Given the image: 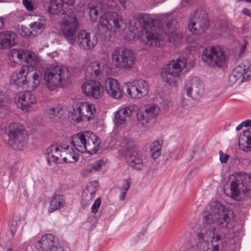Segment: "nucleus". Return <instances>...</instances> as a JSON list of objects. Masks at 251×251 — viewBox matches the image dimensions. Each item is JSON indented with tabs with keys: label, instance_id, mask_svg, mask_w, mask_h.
<instances>
[{
	"label": "nucleus",
	"instance_id": "9",
	"mask_svg": "<svg viewBox=\"0 0 251 251\" xmlns=\"http://www.w3.org/2000/svg\"><path fill=\"white\" fill-rule=\"evenodd\" d=\"M5 132L9 137L10 146L20 150L27 136L26 131L18 124L12 123L6 128Z\"/></svg>",
	"mask_w": 251,
	"mask_h": 251
},
{
	"label": "nucleus",
	"instance_id": "1",
	"mask_svg": "<svg viewBox=\"0 0 251 251\" xmlns=\"http://www.w3.org/2000/svg\"><path fill=\"white\" fill-rule=\"evenodd\" d=\"M230 219L224 206L217 201L206 205L202 224L197 231V242L188 251H220L221 236L215 234L216 226H227Z\"/></svg>",
	"mask_w": 251,
	"mask_h": 251
},
{
	"label": "nucleus",
	"instance_id": "58",
	"mask_svg": "<svg viewBox=\"0 0 251 251\" xmlns=\"http://www.w3.org/2000/svg\"><path fill=\"white\" fill-rule=\"evenodd\" d=\"M243 126L242 125V123H241L240 125H238V126H236V129L237 130H239L241 129V128H242V127Z\"/></svg>",
	"mask_w": 251,
	"mask_h": 251
},
{
	"label": "nucleus",
	"instance_id": "46",
	"mask_svg": "<svg viewBox=\"0 0 251 251\" xmlns=\"http://www.w3.org/2000/svg\"><path fill=\"white\" fill-rule=\"evenodd\" d=\"M100 202L101 201L100 198H98L95 201L91 207V212L92 213H96L98 212L100 204Z\"/></svg>",
	"mask_w": 251,
	"mask_h": 251
},
{
	"label": "nucleus",
	"instance_id": "47",
	"mask_svg": "<svg viewBox=\"0 0 251 251\" xmlns=\"http://www.w3.org/2000/svg\"><path fill=\"white\" fill-rule=\"evenodd\" d=\"M32 0H23V4L28 11H33L34 9V6L31 1Z\"/></svg>",
	"mask_w": 251,
	"mask_h": 251
},
{
	"label": "nucleus",
	"instance_id": "38",
	"mask_svg": "<svg viewBox=\"0 0 251 251\" xmlns=\"http://www.w3.org/2000/svg\"><path fill=\"white\" fill-rule=\"evenodd\" d=\"M163 141L155 140L150 146V154L153 159H156L161 154Z\"/></svg>",
	"mask_w": 251,
	"mask_h": 251
},
{
	"label": "nucleus",
	"instance_id": "43",
	"mask_svg": "<svg viewBox=\"0 0 251 251\" xmlns=\"http://www.w3.org/2000/svg\"><path fill=\"white\" fill-rule=\"evenodd\" d=\"M21 221L19 219L17 220H13L11 221L9 224L10 234L7 235V238L9 240H12L15 233L17 231L18 226L20 223Z\"/></svg>",
	"mask_w": 251,
	"mask_h": 251
},
{
	"label": "nucleus",
	"instance_id": "17",
	"mask_svg": "<svg viewBox=\"0 0 251 251\" xmlns=\"http://www.w3.org/2000/svg\"><path fill=\"white\" fill-rule=\"evenodd\" d=\"M122 17L117 12H110L104 13L100 20V25L104 31L112 28V26L119 29L122 22Z\"/></svg>",
	"mask_w": 251,
	"mask_h": 251
},
{
	"label": "nucleus",
	"instance_id": "18",
	"mask_svg": "<svg viewBox=\"0 0 251 251\" xmlns=\"http://www.w3.org/2000/svg\"><path fill=\"white\" fill-rule=\"evenodd\" d=\"M29 69L27 66H23L20 70L13 73L10 77V83L16 89L23 87L28 82Z\"/></svg>",
	"mask_w": 251,
	"mask_h": 251
},
{
	"label": "nucleus",
	"instance_id": "32",
	"mask_svg": "<svg viewBox=\"0 0 251 251\" xmlns=\"http://www.w3.org/2000/svg\"><path fill=\"white\" fill-rule=\"evenodd\" d=\"M125 49H115L111 52L112 62L116 68L122 69Z\"/></svg>",
	"mask_w": 251,
	"mask_h": 251
},
{
	"label": "nucleus",
	"instance_id": "27",
	"mask_svg": "<svg viewBox=\"0 0 251 251\" xmlns=\"http://www.w3.org/2000/svg\"><path fill=\"white\" fill-rule=\"evenodd\" d=\"M97 191V183H90L85 187L82 194L81 204L83 207L89 204Z\"/></svg>",
	"mask_w": 251,
	"mask_h": 251
},
{
	"label": "nucleus",
	"instance_id": "44",
	"mask_svg": "<svg viewBox=\"0 0 251 251\" xmlns=\"http://www.w3.org/2000/svg\"><path fill=\"white\" fill-rule=\"evenodd\" d=\"M3 243L0 247V249L3 251H13L11 247V241L8 238L3 237L2 238Z\"/></svg>",
	"mask_w": 251,
	"mask_h": 251
},
{
	"label": "nucleus",
	"instance_id": "29",
	"mask_svg": "<svg viewBox=\"0 0 251 251\" xmlns=\"http://www.w3.org/2000/svg\"><path fill=\"white\" fill-rule=\"evenodd\" d=\"M23 61L26 64L24 66H27L29 70H35L37 66L39 64L40 59L35 52L26 50L25 52Z\"/></svg>",
	"mask_w": 251,
	"mask_h": 251
},
{
	"label": "nucleus",
	"instance_id": "35",
	"mask_svg": "<svg viewBox=\"0 0 251 251\" xmlns=\"http://www.w3.org/2000/svg\"><path fill=\"white\" fill-rule=\"evenodd\" d=\"M64 113V110L63 106L59 104L52 107L48 112L49 117L56 122L62 118Z\"/></svg>",
	"mask_w": 251,
	"mask_h": 251
},
{
	"label": "nucleus",
	"instance_id": "23",
	"mask_svg": "<svg viewBox=\"0 0 251 251\" xmlns=\"http://www.w3.org/2000/svg\"><path fill=\"white\" fill-rule=\"evenodd\" d=\"M105 68V64L102 62H94L87 68L85 72L86 80L93 79L101 75Z\"/></svg>",
	"mask_w": 251,
	"mask_h": 251
},
{
	"label": "nucleus",
	"instance_id": "55",
	"mask_svg": "<svg viewBox=\"0 0 251 251\" xmlns=\"http://www.w3.org/2000/svg\"><path fill=\"white\" fill-rule=\"evenodd\" d=\"M246 48V46L245 44L241 46V47L240 48V55H241V54L244 52V51H245Z\"/></svg>",
	"mask_w": 251,
	"mask_h": 251
},
{
	"label": "nucleus",
	"instance_id": "13",
	"mask_svg": "<svg viewBox=\"0 0 251 251\" xmlns=\"http://www.w3.org/2000/svg\"><path fill=\"white\" fill-rule=\"evenodd\" d=\"M36 101L35 96L29 91L19 93L15 98V102L17 106L25 112L34 110Z\"/></svg>",
	"mask_w": 251,
	"mask_h": 251
},
{
	"label": "nucleus",
	"instance_id": "36",
	"mask_svg": "<svg viewBox=\"0 0 251 251\" xmlns=\"http://www.w3.org/2000/svg\"><path fill=\"white\" fill-rule=\"evenodd\" d=\"M25 50H18L14 49L11 50L9 53V58L11 61L16 63L22 62L24 61L25 52Z\"/></svg>",
	"mask_w": 251,
	"mask_h": 251
},
{
	"label": "nucleus",
	"instance_id": "4",
	"mask_svg": "<svg viewBox=\"0 0 251 251\" xmlns=\"http://www.w3.org/2000/svg\"><path fill=\"white\" fill-rule=\"evenodd\" d=\"M100 143L98 137L89 131L79 132L74 135L71 140V143L76 150L90 154L95 153L98 151Z\"/></svg>",
	"mask_w": 251,
	"mask_h": 251
},
{
	"label": "nucleus",
	"instance_id": "30",
	"mask_svg": "<svg viewBox=\"0 0 251 251\" xmlns=\"http://www.w3.org/2000/svg\"><path fill=\"white\" fill-rule=\"evenodd\" d=\"M75 0H50L48 11L52 14H57L62 10L63 2L72 5Z\"/></svg>",
	"mask_w": 251,
	"mask_h": 251
},
{
	"label": "nucleus",
	"instance_id": "5",
	"mask_svg": "<svg viewBox=\"0 0 251 251\" xmlns=\"http://www.w3.org/2000/svg\"><path fill=\"white\" fill-rule=\"evenodd\" d=\"M230 192L227 195L235 201H240L244 198L249 190L248 176L239 173L230 176Z\"/></svg>",
	"mask_w": 251,
	"mask_h": 251
},
{
	"label": "nucleus",
	"instance_id": "45",
	"mask_svg": "<svg viewBox=\"0 0 251 251\" xmlns=\"http://www.w3.org/2000/svg\"><path fill=\"white\" fill-rule=\"evenodd\" d=\"M104 163L103 161L100 160L89 165L94 173H95L101 170V167L103 166Z\"/></svg>",
	"mask_w": 251,
	"mask_h": 251
},
{
	"label": "nucleus",
	"instance_id": "22",
	"mask_svg": "<svg viewBox=\"0 0 251 251\" xmlns=\"http://www.w3.org/2000/svg\"><path fill=\"white\" fill-rule=\"evenodd\" d=\"M105 90L110 97L120 99L122 97V93L118 82L115 79L108 77L104 82Z\"/></svg>",
	"mask_w": 251,
	"mask_h": 251
},
{
	"label": "nucleus",
	"instance_id": "57",
	"mask_svg": "<svg viewBox=\"0 0 251 251\" xmlns=\"http://www.w3.org/2000/svg\"><path fill=\"white\" fill-rule=\"evenodd\" d=\"M4 25V22L2 19L0 18V28H2Z\"/></svg>",
	"mask_w": 251,
	"mask_h": 251
},
{
	"label": "nucleus",
	"instance_id": "41",
	"mask_svg": "<svg viewBox=\"0 0 251 251\" xmlns=\"http://www.w3.org/2000/svg\"><path fill=\"white\" fill-rule=\"evenodd\" d=\"M100 9L98 6L95 7H93L89 8V13L91 21H96L98 17H100V19L101 17H103V15H102L103 12L100 11Z\"/></svg>",
	"mask_w": 251,
	"mask_h": 251
},
{
	"label": "nucleus",
	"instance_id": "42",
	"mask_svg": "<svg viewBox=\"0 0 251 251\" xmlns=\"http://www.w3.org/2000/svg\"><path fill=\"white\" fill-rule=\"evenodd\" d=\"M137 118L139 123L142 126H147L149 121L151 120L150 117H149L145 110L144 111L138 112Z\"/></svg>",
	"mask_w": 251,
	"mask_h": 251
},
{
	"label": "nucleus",
	"instance_id": "25",
	"mask_svg": "<svg viewBox=\"0 0 251 251\" xmlns=\"http://www.w3.org/2000/svg\"><path fill=\"white\" fill-rule=\"evenodd\" d=\"M17 36L12 31L5 30L0 32V47L2 49H8L16 44Z\"/></svg>",
	"mask_w": 251,
	"mask_h": 251
},
{
	"label": "nucleus",
	"instance_id": "3",
	"mask_svg": "<svg viewBox=\"0 0 251 251\" xmlns=\"http://www.w3.org/2000/svg\"><path fill=\"white\" fill-rule=\"evenodd\" d=\"M68 69L64 67L52 65L48 67L44 74L45 86L50 91L67 85L69 80Z\"/></svg>",
	"mask_w": 251,
	"mask_h": 251
},
{
	"label": "nucleus",
	"instance_id": "15",
	"mask_svg": "<svg viewBox=\"0 0 251 251\" xmlns=\"http://www.w3.org/2000/svg\"><path fill=\"white\" fill-rule=\"evenodd\" d=\"M251 78V66L243 63L238 65L229 76V82L232 85L239 81L243 82Z\"/></svg>",
	"mask_w": 251,
	"mask_h": 251
},
{
	"label": "nucleus",
	"instance_id": "60",
	"mask_svg": "<svg viewBox=\"0 0 251 251\" xmlns=\"http://www.w3.org/2000/svg\"><path fill=\"white\" fill-rule=\"evenodd\" d=\"M24 28H22L23 32H24L25 31L24 30Z\"/></svg>",
	"mask_w": 251,
	"mask_h": 251
},
{
	"label": "nucleus",
	"instance_id": "31",
	"mask_svg": "<svg viewBox=\"0 0 251 251\" xmlns=\"http://www.w3.org/2000/svg\"><path fill=\"white\" fill-rule=\"evenodd\" d=\"M135 57L133 52L129 49H125L124 59L123 60L122 70L129 71L133 67Z\"/></svg>",
	"mask_w": 251,
	"mask_h": 251
},
{
	"label": "nucleus",
	"instance_id": "26",
	"mask_svg": "<svg viewBox=\"0 0 251 251\" xmlns=\"http://www.w3.org/2000/svg\"><path fill=\"white\" fill-rule=\"evenodd\" d=\"M135 110L134 106H128L121 108L115 114L116 125H123L126 123Z\"/></svg>",
	"mask_w": 251,
	"mask_h": 251
},
{
	"label": "nucleus",
	"instance_id": "20",
	"mask_svg": "<svg viewBox=\"0 0 251 251\" xmlns=\"http://www.w3.org/2000/svg\"><path fill=\"white\" fill-rule=\"evenodd\" d=\"M64 152L63 147H60L57 145H51L46 150V154L48 164L51 165V163H61Z\"/></svg>",
	"mask_w": 251,
	"mask_h": 251
},
{
	"label": "nucleus",
	"instance_id": "11",
	"mask_svg": "<svg viewBox=\"0 0 251 251\" xmlns=\"http://www.w3.org/2000/svg\"><path fill=\"white\" fill-rule=\"evenodd\" d=\"M75 115L77 121H89L93 119L96 113L95 105L88 102H78L76 103L74 108Z\"/></svg>",
	"mask_w": 251,
	"mask_h": 251
},
{
	"label": "nucleus",
	"instance_id": "56",
	"mask_svg": "<svg viewBox=\"0 0 251 251\" xmlns=\"http://www.w3.org/2000/svg\"><path fill=\"white\" fill-rule=\"evenodd\" d=\"M120 3L122 4V5L124 7V8H126V0H120Z\"/></svg>",
	"mask_w": 251,
	"mask_h": 251
},
{
	"label": "nucleus",
	"instance_id": "28",
	"mask_svg": "<svg viewBox=\"0 0 251 251\" xmlns=\"http://www.w3.org/2000/svg\"><path fill=\"white\" fill-rule=\"evenodd\" d=\"M238 146L240 150L244 151H251V128L244 131L240 135Z\"/></svg>",
	"mask_w": 251,
	"mask_h": 251
},
{
	"label": "nucleus",
	"instance_id": "59",
	"mask_svg": "<svg viewBox=\"0 0 251 251\" xmlns=\"http://www.w3.org/2000/svg\"><path fill=\"white\" fill-rule=\"evenodd\" d=\"M21 34L22 36H26L29 35L28 33H25V34H23L22 33H21Z\"/></svg>",
	"mask_w": 251,
	"mask_h": 251
},
{
	"label": "nucleus",
	"instance_id": "6",
	"mask_svg": "<svg viewBox=\"0 0 251 251\" xmlns=\"http://www.w3.org/2000/svg\"><path fill=\"white\" fill-rule=\"evenodd\" d=\"M186 63L185 58H178L176 61H170L161 72L162 81L171 86H176L180 73L185 68Z\"/></svg>",
	"mask_w": 251,
	"mask_h": 251
},
{
	"label": "nucleus",
	"instance_id": "37",
	"mask_svg": "<svg viewBox=\"0 0 251 251\" xmlns=\"http://www.w3.org/2000/svg\"><path fill=\"white\" fill-rule=\"evenodd\" d=\"M45 20L43 18H40L37 21L30 24L31 32L35 34L40 33L45 28Z\"/></svg>",
	"mask_w": 251,
	"mask_h": 251
},
{
	"label": "nucleus",
	"instance_id": "48",
	"mask_svg": "<svg viewBox=\"0 0 251 251\" xmlns=\"http://www.w3.org/2000/svg\"><path fill=\"white\" fill-rule=\"evenodd\" d=\"M93 173L94 172L89 164L87 165L81 172V175L84 176H88Z\"/></svg>",
	"mask_w": 251,
	"mask_h": 251
},
{
	"label": "nucleus",
	"instance_id": "24",
	"mask_svg": "<svg viewBox=\"0 0 251 251\" xmlns=\"http://www.w3.org/2000/svg\"><path fill=\"white\" fill-rule=\"evenodd\" d=\"M126 158L128 165L136 171H141L144 167L142 156L135 151L128 150Z\"/></svg>",
	"mask_w": 251,
	"mask_h": 251
},
{
	"label": "nucleus",
	"instance_id": "54",
	"mask_svg": "<svg viewBox=\"0 0 251 251\" xmlns=\"http://www.w3.org/2000/svg\"><path fill=\"white\" fill-rule=\"evenodd\" d=\"M242 13L244 14L245 15L251 17V13L250 11V10L247 9V8H244L242 10Z\"/></svg>",
	"mask_w": 251,
	"mask_h": 251
},
{
	"label": "nucleus",
	"instance_id": "2",
	"mask_svg": "<svg viewBox=\"0 0 251 251\" xmlns=\"http://www.w3.org/2000/svg\"><path fill=\"white\" fill-rule=\"evenodd\" d=\"M177 25V22L171 15L153 19L149 15L142 14L135 23V27L142 30L141 39L143 42L151 47H157L160 44L158 32L168 34L170 42L177 43L183 38L182 34L176 30Z\"/></svg>",
	"mask_w": 251,
	"mask_h": 251
},
{
	"label": "nucleus",
	"instance_id": "49",
	"mask_svg": "<svg viewBox=\"0 0 251 251\" xmlns=\"http://www.w3.org/2000/svg\"><path fill=\"white\" fill-rule=\"evenodd\" d=\"M220 160L222 163H226L229 157V156L225 154L222 151H219Z\"/></svg>",
	"mask_w": 251,
	"mask_h": 251
},
{
	"label": "nucleus",
	"instance_id": "40",
	"mask_svg": "<svg viewBox=\"0 0 251 251\" xmlns=\"http://www.w3.org/2000/svg\"><path fill=\"white\" fill-rule=\"evenodd\" d=\"M145 111L147 113L149 117L152 120L158 115L160 108L155 104H150L146 106Z\"/></svg>",
	"mask_w": 251,
	"mask_h": 251
},
{
	"label": "nucleus",
	"instance_id": "10",
	"mask_svg": "<svg viewBox=\"0 0 251 251\" xmlns=\"http://www.w3.org/2000/svg\"><path fill=\"white\" fill-rule=\"evenodd\" d=\"M209 25L207 14L203 10H197L191 17L188 24L189 29L193 34H201Z\"/></svg>",
	"mask_w": 251,
	"mask_h": 251
},
{
	"label": "nucleus",
	"instance_id": "61",
	"mask_svg": "<svg viewBox=\"0 0 251 251\" xmlns=\"http://www.w3.org/2000/svg\"><path fill=\"white\" fill-rule=\"evenodd\" d=\"M0 251H2V250L0 249Z\"/></svg>",
	"mask_w": 251,
	"mask_h": 251
},
{
	"label": "nucleus",
	"instance_id": "7",
	"mask_svg": "<svg viewBox=\"0 0 251 251\" xmlns=\"http://www.w3.org/2000/svg\"><path fill=\"white\" fill-rule=\"evenodd\" d=\"M202 58L210 66L221 67L226 63L227 57L221 48L212 46L204 50Z\"/></svg>",
	"mask_w": 251,
	"mask_h": 251
},
{
	"label": "nucleus",
	"instance_id": "34",
	"mask_svg": "<svg viewBox=\"0 0 251 251\" xmlns=\"http://www.w3.org/2000/svg\"><path fill=\"white\" fill-rule=\"evenodd\" d=\"M29 73L28 79L31 77L30 80L28 81V82L30 83L29 87L32 90H34L41 83V75L39 72L35 71L34 70H29Z\"/></svg>",
	"mask_w": 251,
	"mask_h": 251
},
{
	"label": "nucleus",
	"instance_id": "14",
	"mask_svg": "<svg viewBox=\"0 0 251 251\" xmlns=\"http://www.w3.org/2000/svg\"><path fill=\"white\" fill-rule=\"evenodd\" d=\"M185 90L187 95L192 99H197L202 95L204 84L198 77H190L186 81Z\"/></svg>",
	"mask_w": 251,
	"mask_h": 251
},
{
	"label": "nucleus",
	"instance_id": "50",
	"mask_svg": "<svg viewBox=\"0 0 251 251\" xmlns=\"http://www.w3.org/2000/svg\"><path fill=\"white\" fill-rule=\"evenodd\" d=\"M131 179L130 178H127L125 179L121 189L128 190L131 185Z\"/></svg>",
	"mask_w": 251,
	"mask_h": 251
},
{
	"label": "nucleus",
	"instance_id": "19",
	"mask_svg": "<svg viewBox=\"0 0 251 251\" xmlns=\"http://www.w3.org/2000/svg\"><path fill=\"white\" fill-rule=\"evenodd\" d=\"M78 44L84 50H91L98 44V39L85 30L80 31L77 36Z\"/></svg>",
	"mask_w": 251,
	"mask_h": 251
},
{
	"label": "nucleus",
	"instance_id": "53",
	"mask_svg": "<svg viewBox=\"0 0 251 251\" xmlns=\"http://www.w3.org/2000/svg\"><path fill=\"white\" fill-rule=\"evenodd\" d=\"M242 125L245 127L250 126L251 125V119H248L243 122Z\"/></svg>",
	"mask_w": 251,
	"mask_h": 251
},
{
	"label": "nucleus",
	"instance_id": "8",
	"mask_svg": "<svg viewBox=\"0 0 251 251\" xmlns=\"http://www.w3.org/2000/svg\"><path fill=\"white\" fill-rule=\"evenodd\" d=\"M78 28V23L76 17L66 13L60 23V29L65 39L72 45L76 43L75 33Z\"/></svg>",
	"mask_w": 251,
	"mask_h": 251
},
{
	"label": "nucleus",
	"instance_id": "21",
	"mask_svg": "<svg viewBox=\"0 0 251 251\" xmlns=\"http://www.w3.org/2000/svg\"><path fill=\"white\" fill-rule=\"evenodd\" d=\"M58 240L51 234L43 236L35 244V247L38 251H47L51 248H55Z\"/></svg>",
	"mask_w": 251,
	"mask_h": 251
},
{
	"label": "nucleus",
	"instance_id": "39",
	"mask_svg": "<svg viewBox=\"0 0 251 251\" xmlns=\"http://www.w3.org/2000/svg\"><path fill=\"white\" fill-rule=\"evenodd\" d=\"M64 201L61 196L55 195L51 199L48 211L51 213L59 209L63 205Z\"/></svg>",
	"mask_w": 251,
	"mask_h": 251
},
{
	"label": "nucleus",
	"instance_id": "12",
	"mask_svg": "<svg viewBox=\"0 0 251 251\" xmlns=\"http://www.w3.org/2000/svg\"><path fill=\"white\" fill-rule=\"evenodd\" d=\"M149 86L143 80H137L127 84L126 92L128 97L132 99H140L147 96L149 93Z\"/></svg>",
	"mask_w": 251,
	"mask_h": 251
},
{
	"label": "nucleus",
	"instance_id": "52",
	"mask_svg": "<svg viewBox=\"0 0 251 251\" xmlns=\"http://www.w3.org/2000/svg\"><path fill=\"white\" fill-rule=\"evenodd\" d=\"M120 191H121V194L119 196V200L120 201H124L125 200V198L126 196V195L127 190H124V189H123L121 188Z\"/></svg>",
	"mask_w": 251,
	"mask_h": 251
},
{
	"label": "nucleus",
	"instance_id": "16",
	"mask_svg": "<svg viewBox=\"0 0 251 251\" xmlns=\"http://www.w3.org/2000/svg\"><path fill=\"white\" fill-rule=\"evenodd\" d=\"M82 93L85 95L92 97L95 99H99L103 95V88L99 81L93 79L87 80L81 85Z\"/></svg>",
	"mask_w": 251,
	"mask_h": 251
},
{
	"label": "nucleus",
	"instance_id": "51",
	"mask_svg": "<svg viewBox=\"0 0 251 251\" xmlns=\"http://www.w3.org/2000/svg\"><path fill=\"white\" fill-rule=\"evenodd\" d=\"M217 27L221 28H225L227 27V23L226 21L224 20L223 22L218 21Z\"/></svg>",
	"mask_w": 251,
	"mask_h": 251
},
{
	"label": "nucleus",
	"instance_id": "33",
	"mask_svg": "<svg viewBox=\"0 0 251 251\" xmlns=\"http://www.w3.org/2000/svg\"><path fill=\"white\" fill-rule=\"evenodd\" d=\"M65 153L62 156V160L66 163H73L76 162L78 159V155L74 151V150L69 146L63 147Z\"/></svg>",
	"mask_w": 251,
	"mask_h": 251
}]
</instances>
